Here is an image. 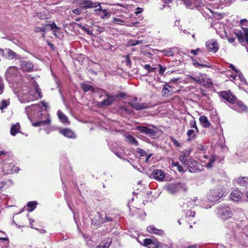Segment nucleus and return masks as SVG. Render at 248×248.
<instances>
[{
    "label": "nucleus",
    "mask_w": 248,
    "mask_h": 248,
    "mask_svg": "<svg viewBox=\"0 0 248 248\" xmlns=\"http://www.w3.org/2000/svg\"><path fill=\"white\" fill-rule=\"evenodd\" d=\"M225 192L224 187H216L209 190L207 194V198L212 202H217L224 196Z\"/></svg>",
    "instance_id": "f257e3e1"
},
{
    "label": "nucleus",
    "mask_w": 248,
    "mask_h": 248,
    "mask_svg": "<svg viewBox=\"0 0 248 248\" xmlns=\"http://www.w3.org/2000/svg\"><path fill=\"white\" fill-rule=\"evenodd\" d=\"M0 56L9 60H19L21 58L19 54L8 48L4 49L0 48Z\"/></svg>",
    "instance_id": "f03ea898"
},
{
    "label": "nucleus",
    "mask_w": 248,
    "mask_h": 248,
    "mask_svg": "<svg viewBox=\"0 0 248 248\" xmlns=\"http://www.w3.org/2000/svg\"><path fill=\"white\" fill-rule=\"evenodd\" d=\"M217 215L222 219H227L232 217V212L228 206L220 205L217 207Z\"/></svg>",
    "instance_id": "7ed1b4c3"
},
{
    "label": "nucleus",
    "mask_w": 248,
    "mask_h": 248,
    "mask_svg": "<svg viewBox=\"0 0 248 248\" xmlns=\"http://www.w3.org/2000/svg\"><path fill=\"white\" fill-rule=\"evenodd\" d=\"M166 189L169 192L173 194L181 191H186L187 188L185 184L179 183L168 185L166 186Z\"/></svg>",
    "instance_id": "20e7f679"
},
{
    "label": "nucleus",
    "mask_w": 248,
    "mask_h": 248,
    "mask_svg": "<svg viewBox=\"0 0 248 248\" xmlns=\"http://www.w3.org/2000/svg\"><path fill=\"white\" fill-rule=\"evenodd\" d=\"M39 119L40 120L38 122L32 123V124L33 126L38 127L41 125H49L51 124V120L50 115L47 113L40 114Z\"/></svg>",
    "instance_id": "39448f33"
},
{
    "label": "nucleus",
    "mask_w": 248,
    "mask_h": 248,
    "mask_svg": "<svg viewBox=\"0 0 248 248\" xmlns=\"http://www.w3.org/2000/svg\"><path fill=\"white\" fill-rule=\"evenodd\" d=\"M219 95L229 103L232 106L235 104L237 98L230 91H221L219 93Z\"/></svg>",
    "instance_id": "423d86ee"
},
{
    "label": "nucleus",
    "mask_w": 248,
    "mask_h": 248,
    "mask_svg": "<svg viewBox=\"0 0 248 248\" xmlns=\"http://www.w3.org/2000/svg\"><path fill=\"white\" fill-rule=\"evenodd\" d=\"M106 95L107 98L98 103V105L99 107L102 108L112 105L116 99L119 97L118 95H112L108 93H107Z\"/></svg>",
    "instance_id": "0eeeda50"
},
{
    "label": "nucleus",
    "mask_w": 248,
    "mask_h": 248,
    "mask_svg": "<svg viewBox=\"0 0 248 248\" xmlns=\"http://www.w3.org/2000/svg\"><path fill=\"white\" fill-rule=\"evenodd\" d=\"M18 70L16 66H10L6 70L5 77L7 79L10 81H13L14 78L18 75Z\"/></svg>",
    "instance_id": "6e6552de"
},
{
    "label": "nucleus",
    "mask_w": 248,
    "mask_h": 248,
    "mask_svg": "<svg viewBox=\"0 0 248 248\" xmlns=\"http://www.w3.org/2000/svg\"><path fill=\"white\" fill-rule=\"evenodd\" d=\"M136 129L152 138H154L155 136L156 132L154 129L145 126L138 125L136 126Z\"/></svg>",
    "instance_id": "1a4fd4ad"
},
{
    "label": "nucleus",
    "mask_w": 248,
    "mask_h": 248,
    "mask_svg": "<svg viewBox=\"0 0 248 248\" xmlns=\"http://www.w3.org/2000/svg\"><path fill=\"white\" fill-rule=\"evenodd\" d=\"M137 98L134 97V98L130 102H128V105L137 110L149 108L148 104L139 103L137 102Z\"/></svg>",
    "instance_id": "9d476101"
},
{
    "label": "nucleus",
    "mask_w": 248,
    "mask_h": 248,
    "mask_svg": "<svg viewBox=\"0 0 248 248\" xmlns=\"http://www.w3.org/2000/svg\"><path fill=\"white\" fill-rule=\"evenodd\" d=\"M186 165L188 171L190 172H196L198 170V164L197 162L193 159L189 158L187 161L184 164Z\"/></svg>",
    "instance_id": "9b49d317"
},
{
    "label": "nucleus",
    "mask_w": 248,
    "mask_h": 248,
    "mask_svg": "<svg viewBox=\"0 0 248 248\" xmlns=\"http://www.w3.org/2000/svg\"><path fill=\"white\" fill-rule=\"evenodd\" d=\"M41 110V108L39 105L34 104L26 108V112L27 113L28 118L31 120V119L34 116L35 111H40Z\"/></svg>",
    "instance_id": "f8f14e48"
},
{
    "label": "nucleus",
    "mask_w": 248,
    "mask_h": 248,
    "mask_svg": "<svg viewBox=\"0 0 248 248\" xmlns=\"http://www.w3.org/2000/svg\"><path fill=\"white\" fill-rule=\"evenodd\" d=\"M206 46L209 51L214 53L217 52L219 49V46L217 41L214 39L207 41L206 42Z\"/></svg>",
    "instance_id": "ddd939ff"
},
{
    "label": "nucleus",
    "mask_w": 248,
    "mask_h": 248,
    "mask_svg": "<svg viewBox=\"0 0 248 248\" xmlns=\"http://www.w3.org/2000/svg\"><path fill=\"white\" fill-rule=\"evenodd\" d=\"M231 107L239 112L247 111L248 109L246 106L237 98L236 99V102H235V104H233Z\"/></svg>",
    "instance_id": "4468645a"
},
{
    "label": "nucleus",
    "mask_w": 248,
    "mask_h": 248,
    "mask_svg": "<svg viewBox=\"0 0 248 248\" xmlns=\"http://www.w3.org/2000/svg\"><path fill=\"white\" fill-rule=\"evenodd\" d=\"M143 245L149 248H162L160 243L158 241H153L151 239L146 238L143 240Z\"/></svg>",
    "instance_id": "2eb2a0df"
},
{
    "label": "nucleus",
    "mask_w": 248,
    "mask_h": 248,
    "mask_svg": "<svg viewBox=\"0 0 248 248\" xmlns=\"http://www.w3.org/2000/svg\"><path fill=\"white\" fill-rule=\"evenodd\" d=\"M173 94V88L168 83H166L163 85L162 91V95L165 97H169Z\"/></svg>",
    "instance_id": "dca6fc26"
},
{
    "label": "nucleus",
    "mask_w": 248,
    "mask_h": 248,
    "mask_svg": "<svg viewBox=\"0 0 248 248\" xmlns=\"http://www.w3.org/2000/svg\"><path fill=\"white\" fill-rule=\"evenodd\" d=\"M20 66L22 70L26 72H30L31 71L34 66L32 62L25 61H20Z\"/></svg>",
    "instance_id": "f3484780"
},
{
    "label": "nucleus",
    "mask_w": 248,
    "mask_h": 248,
    "mask_svg": "<svg viewBox=\"0 0 248 248\" xmlns=\"http://www.w3.org/2000/svg\"><path fill=\"white\" fill-rule=\"evenodd\" d=\"M153 178L158 181H162L165 177V173L164 172L160 170H155L152 173Z\"/></svg>",
    "instance_id": "a211bd4d"
},
{
    "label": "nucleus",
    "mask_w": 248,
    "mask_h": 248,
    "mask_svg": "<svg viewBox=\"0 0 248 248\" xmlns=\"http://www.w3.org/2000/svg\"><path fill=\"white\" fill-rule=\"evenodd\" d=\"M80 4L81 5H84V8L85 9L92 8L93 7H97L100 5L99 2H93L90 0H81Z\"/></svg>",
    "instance_id": "6ab92c4d"
},
{
    "label": "nucleus",
    "mask_w": 248,
    "mask_h": 248,
    "mask_svg": "<svg viewBox=\"0 0 248 248\" xmlns=\"http://www.w3.org/2000/svg\"><path fill=\"white\" fill-rule=\"evenodd\" d=\"M112 243V239L107 237L104 239L96 248H109Z\"/></svg>",
    "instance_id": "aec40b11"
},
{
    "label": "nucleus",
    "mask_w": 248,
    "mask_h": 248,
    "mask_svg": "<svg viewBox=\"0 0 248 248\" xmlns=\"http://www.w3.org/2000/svg\"><path fill=\"white\" fill-rule=\"evenodd\" d=\"M147 231L150 233H154L159 235H162L164 234V231L161 229H156L154 226L151 225L147 228Z\"/></svg>",
    "instance_id": "412c9836"
},
{
    "label": "nucleus",
    "mask_w": 248,
    "mask_h": 248,
    "mask_svg": "<svg viewBox=\"0 0 248 248\" xmlns=\"http://www.w3.org/2000/svg\"><path fill=\"white\" fill-rule=\"evenodd\" d=\"M60 133L65 137L68 138H75L76 137L74 133L70 129L64 128L60 130Z\"/></svg>",
    "instance_id": "4be33fe9"
},
{
    "label": "nucleus",
    "mask_w": 248,
    "mask_h": 248,
    "mask_svg": "<svg viewBox=\"0 0 248 248\" xmlns=\"http://www.w3.org/2000/svg\"><path fill=\"white\" fill-rule=\"evenodd\" d=\"M190 154V150H184L181 153L179 157V160L184 164L188 160L187 158L189 156Z\"/></svg>",
    "instance_id": "5701e85b"
},
{
    "label": "nucleus",
    "mask_w": 248,
    "mask_h": 248,
    "mask_svg": "<svg viewBox=\"0 0 248 248\" xmlns=\"http://www.w3.org/2000/svg\"><path fill=\"white\" fill-rule=\"evenodd\" d=\"M124 137L125 138L126 141L129 144L134 146L139 145L138 141L131 135H124Z\"/></svg>",
    "instance_id": "b1692460"
},
{
    "label": "nucleus",
    "mask_w": 248,
    "mask_h": 248,
    "mask_svg": "<svg viewBox=\"0 0 248 248\" xmlns=\"http://www.w3.org/2000/svg\"><path fill=\"white\" fill-rule=\"evenodd\" d=\"M242 193L237 190L233 191L231 194V199L235 201H237L241 198Z\"/></svg>",
    "instance_id": "393cba45"
},
{
    "label": "nucleus",
    "mask_w": 248,
    "mask_h": 248,
    "mask_svg": "<svg viewBox=\"0 0 248 248\" xmlns=\"http://www.w3.org/2000/svg\"><path fill=\"white\" fill-rule=\"evenodd\" d=\"M199 121L202 126L204 128L209 127L211 124L207 117L205 116H201L199 118Z\"/></svg>",
    "instance_id": "a878e982"
},
{
    "label": "nucleus",
    "mask_w": 248,
    "mask_h": 248,
    "mask_svg": "<svg viewBox=\"0 0 248 248\" xmlns=\"http://www.w3.org/2000/svg\"><path fill=\"white\" fill-rule=\"evenodd\" d=\"M20 124L19 123H16L12 126L11 128L10 133L12 136H15L17 133L20 132Z\"/></svg>",
    "instance_id": "bb28decb"
},
{
    "label": "nucleus",
    "mask_w": 248,
    "mask_h": 248,
    "mask_svg": "<svg viewBox=\"0 0 248 248\" xmlns=\"http://www.w3.org/2000/svg\"><path fill=\"white\" fill-rule=\"evenodd\" d=\"M237 182L241 186H248V177H242L239 178L237 179Z\"/></svg>",
    "instance_id": "cd10ccee"
},
{
    "label": "nucleus",
    "mask_w": 248,
    "mask_h": 248,
    "mask_svg": "<svg viewBox=\"0 0 248 248\" xmlns=\"http://www.w3.org/2000/svg\"><path fill=\"white\" fill-rule=\"evenodd\" d=\"M57 115L59 119L62 123H66L68 122L67 117L61 110L57 111Z\"/></svg>",
    "instance_id": "c85d7f7f"
},
{
    "label": "nucleus",
    "mask_w": 248,
    "mask_h": 248,
    "mask_svg": "<svg viewBox=\"0 0 248 248\" xmlns=\"http://www.w3.org/2000/svg\"><path fill=\"white\" fill-rule=\"evenodd\" d=\"M196 130L193 129H189L187 132V136H188V140H191L192 139H194L196 138Z\"/></svg>",
    "instance_id": "c756f323"
},
{
    "label": "nucleus",
    "mask_w": 248,
    "mask_h": 248,
    "mask_svg": "<svg viewBox=\"0 0 248 248\" xmlns=\"http://www.w3.org/2000/svg\"><path fill=\"white\" fill-rule=\"evenodd\" d=\"M193 64L194 66L198 67L199 66L202 67H210V66L208 64V63L207 62H205L204 63L202 62L199 63L198 62H197L196 60H194L193 61Z\"/></svg>",
    "instance_id": "7c9ffc66"
},
{
    "label": "nucleus",
    "mask_w": 248,
    "mask_h": 248,
    "mask_svg": "<svg viewBox=\"0 0 248 248\" xmlns=\"http://www.w3.org/2000/svg\"><path fill=\"white\" fill-rule=\"evenodd\" d=\"M81 87L83 91H84L85 92H87L89 91H92L93 92L94 91L93 87L92 86L85 83L81 84Z\"/></svg>",
    "instance_id": "2f4dec72"
},
{
    "label": "nucleus",
    "mask_w": 248,
    "mask_h": 248,
    "mask_svg": "<svg viewBox=\"0 0 248 248\" xmlns=\"http://www.w3.org/2000/svg\"><path fill=\"white\" fill-rule=\"evenodd\" d=\"M37 202L35 201L30 202L27 204L28 210L29 212L32 211L36 207Z\"/></svg>",
    "instance_id": "473e14b6"
},
{
    "label": "nucleus",
    "mask_w": 248,
    "mask_h": 248,
    "mask_svg": "<svg viewBox=\"0 0 248 248\" xmlns=\"http://www.w3.org/2000/svg\"><path fill=\"white\" fill-rule=\"evenodd\" d=\"M142 40H130L128 41V44L130 46H134L139 44H142Z\"/></svg>",
    "instance_id": "72a5a7b5"
},
{
    "label": "nucleus",
    "mask_w": 248,
    "mask_h": 248,
    "mask_svg": "<svg viewBox=\"0 0 248 248\" xmlns=\"http://www.w3.org/2000/svg\"><path fill=\"white\" fill-rule=\"evenodd\" d=\"M119 110L121 111L124 112L127 114H131L133 112V111L129 109L126 107L124 106L121 107L119 108Z\"/></svg>",
    "instance_id": "f704fd0d"
},
{
    "label": "nucleus",
    "mask_w": 248,
    "mask_h": 248,
    "mask_svg": "<svg viewBox=\"0 0 248 248\" xmlns=\"http://www.w3.org/2000/svg\"><path fill=\"white\" fill-rule=\"evenodd\" d=\"M189 125L191 128H193L195 129L196 133L199 132V130L197 126L196 121L195 120L191 121L189 123Z\"/></svg>",
    "instance_id": "c9c22d12"
},
{
    "label": "nucleus",
    "mask_w": 248,
    "mask_h": 248,
    "mask_svg": "<svg viewBox=\"0 0 248 248\" xmlns=\"http://www.w3.org/2000/svg\"><path fill=\"white\" fill-rule=\"evenodd\" d=\"M144 68L148 70V73L155 72L156 70V68L152 67L149 64H145Z\"/></svg>",
    "instance_id": "e433bc0d"
},
{
    "label": "nucleus",
    "mask_w": 248,
    "mask_h": 248,
    "mask_svg": "<svg viewBox=\"0 0 248 248\" xmlns=\"http://www.w3.org/2000/svg\"><path fill=\"white\" fill-rule=\"evenodd\" d=\"M9 104L8 101L4 100H2L1 103V106L0 107V109H3L6 108Z\"/></svg>",
    "instance_id": "4c0bfd02"
},
{
    "label": "nucleus",
    "mask_w": 248,
    "mask_h": 248,
    "mask_svg": "<svg viewBox=\"0 0 248 248\" xmlns=\"http://www.w3.org/2000/svg\"><path fill=\"white\" fill-rule=\"evenodd\" d=\"M190 78L191 79L194 81L196 83H200V84L202 83V79H201L200 78H199L198 77H195L190 76Z\"/></svg>",
    "instance_id": "58836bf2"
},
{
    "label": "nucleus",
    "mask_w": 248,
    "mask_h": 248,
    "mask_svg": "<svg viewBox=\"0 0 248 248\" xmlns=\"http://www.w3.org/2000/svg\"><path fill=\"white\" fill-rule=\"evenodd\" d=\"M170 140L173 142L174 145L175 147H179L181 146V144L179 142H178V141L173 137H171L170 138Z\"/></svg>",
    "instance_id": "ea45409f"
},
{
    "label": "nucleus",
    "mask_w": 248,
    "mask_h": 248,
    "mask_svg": "<svg viewBox=\"0 0 248 248\" xmlns=\"http://www.w3.org/2000/svg\"><path fill=\"white\" fill-rule=\"evenodd\" d=\"M162 52L165 56H173V52L170 49H164Z\"/></svg>",
    "instance_id": "a19ab883"
},
{
    "label": "nucleus",
    "mask_w": 248,
    "mask_h": 248,
    "mask_svg": "<svg viewBox=\"0 0 248 248\" xmlns=\"http://www.w3.org/2000/svg\"><path fill=\"white\" fill-rule=\"evenodd\" d=\"M113 22L119 25H123L124 23L122 19L116 17H114L113 18Z\"/></svg>",
    "instance_id": "79ce46f5"
},
{
    "label": "nucleus",
    "mask_w": 248,
    "mask_h": 248,
    "mask_svg": "<svg viewBox=\"0 0 248 248\" xmlns=\"http://www.w3.org/2000/svg\"><path fill=\"white\" fill-rule=\"evenodd\" d=\"M137 152L140 155V156H144L146 154V153L145 152V151L140 148H138L137 149Z\"/></svg>",
    "instance_id": "37998d69"
},
{
    "label": "nucleus",
    "mask_w": 248,
    "mask_h": 248,
    "mask_svg": "<svg viewBox=\"0 0 248 248\" xmlns=\"http://www.w3.org/2000/svg\"><path fill=\"white\" fill-rule=\"evenodd\" d=\"M191 203V201L190 199L188 201H187V203H184V204L182 205H181V208L184 211L186 210V207H187L189 205L188 203Z\"/></svg>",
    "instance_id": "c03bdc74"
},
{
    "label": "nucleus",
    "mask_w": 248,
    "mask_h": 248,
    "mask_svg": "<svg viewBox=\"0 0 248 248\" xmlns=\"http://www.w3.org/2000/svg\"><path fill=\"white\" fill-rule=\"evenodd\" d=\"M159 73L160 74L162 75L164 73V72H165L166 68V67L162 66L160 64L159 65Z\"/></svg>",
    "instance_id": "a18cd8bd"
},
{
    "label": "nucleus",
    "mask_w": 248,
    "mask_h": 248,
    "mask_svg": "<svg viewBox=\"0 0 248 248\" xmlns=\"http://www.w3.org/2000/svg\"><path fill=\"white\" fill-rule=\"evenodd\" d=\"M36 94L38 95V96L35 97L36 99L38 98H42V95H41V93L40 90L38 88H36L35 90Z\"/></svg>",
    "instance_id": "49530a36"
},
{
    "label": "nucleus",
    "mask_w": 248,
    "mask_h": 248,
    "mask_svg": "<svg viewBox=\"0 0 248 248\" xmlns=\"http://www.w3.org/2000/svg\"><path fill=\"white\" fill-rule=\"evenodd\" d=\"M125 62L127 65L130 66L131 64V61L128 55H127L125 58Z\"/></svg>",
    "instance_id": "de8ad7c7"
},
{
    "label": "nucleus",
    "mask_w": 248,
    "mask_h": 248,
    "mask_svg": "<svg viewBox=\"0 0 248 248\" xmlns=\"http://www.w3.org/2000/svg\"><path fill=\"white\" fill-rule=\"evenodd\" d=\"M47 26L48 27L50 30L58 28L57 26L54 23L52 24H47Z\"/></svg>",
    "instance_id": "09e8293b"
},
{
    "label": "nucleus",
    "mask_w": 248,
    "mask_h": 248,
    "mask_svg": "<svg viewBox=\"0 0 248 248\" xmlns=\"http://www.w3.org/2000/svg\"><path fill=\"white\" fill-rule=\"evenodd\" d=\"M73 13L76 15H79L81 13V9L78 8L75 9L74 10H73Z\"/></svg>",
    "instance_id": "8fccbe9b"
},
{
    "label": "nucleus",
    "mask_w": 248,
    "mask_h": 248,
    "mask_svg": "<svg viewBox=\"0 0 248 248\" xmlns=\"http://www.w3.org/2000/svg\"><path fill=\"white\" fill-rule=\"evenodd\" d=\"M198 52H201V50L200 48H197L196 49L191 50V53L193 54L194 55H197L198 54Z\"/></svg>",
    "instance_id": "3c124183"
},
{
    "label": "nucleus",
    "mask_w": 248,
    "mask_h": 248,
    "mask_svg": "<svg viewBox=\"0 0 248 248\" xmlns=\"http://www.w3.org/2000/svg\"><path fill=\"white\" fill-rule=\"evenodd\" d=\"M143 12V9L141 8L138 7L136 9V11L135 12V14L136 15H138V14L142 13Z\"/></svg>",
    "instance_id": "603ef678"
},
{
    "label": "nucleus",
    "mask_w": 248,
    "mask_h": 248,
    "mask_svg": "<svg viewBox=\"0 0 248 248\" xmlns=\"http://www.w3.org/2000/svg\"><path fill=\"white\" fill-rule=\"evenodd\" d=\"M227 39H228V41L229 43H232L234 42V40L235 39V38L233 36H231V37H228L227 36Z\"/></svg>",
    "instance_id": "864d4df0"
},
{
    "label": "nucleus",
    "mask_w": 248,
    "mask_h": 248,
    "mask_svg": "<svg viewBox=\"0 0 248 248\" xmlns=\"http://www.w3.org/2000/svg\"><path fill=\"white\" fill-rule=\"evenodd\" d=\"M82 30L85 31L88 34H92V33L90 30L89 28H86V27H82Z\"/></svg>",
    "instance_id": "5fc2aeb1"
},
{
    "label": "nucleus",
    "mask_w": 248,
    "mask_h": 248,
    "mask_svg": "<svg viewBox=\"0 0 248 248\" xmlns=\"http://www.w3.org/2000/svg\"><path fill=\"white\" fill-rule=\"evenodd\" d=\"M102 12L103 13V15L101 16L102 18H104L105 17L109 15V13L108 12L106 9L103 10Z\"/></svg>",
    "instance_id": "6e6d98bb"
},
{
    "label": "nucleus",
    "mask_w": 248,
    "mask_h": 248,
    "mask_svg": "<svg viewBox=\"0 0 248 248\" xmlns=\"http://www.w3.org/2000/svg\"><path fill=\"white\" fill-rule=\"evenodd\" d=\"M195 215V212L192 211H189L186 213V216L188 217H194Z\"/></svg>",
    "instance_id": "4d7b16f0"
},
{
    "label": "nucleus",
    "mask_w": 248,
    "mask_h": 248,
    "mask_svg": "<svg viewBox=\"0 0 248 248\" xmlns=\"http://www.w3.org/2000/svg\"><path fill=\"white\" fill-rule=\"evenodd\" d=\"M112 221V218L106 216L104 222H108Z\"/></svg>",
    "instance_id": "13d9d810"
},
{
    "label": "nucleus",
    "mask_w": 248,
    "mask_h": 248,
    "mask_svg": "<svg viewBox=\"0 0 248 248\" xmlns=\"http://www.w3.org/2000/svg\"><path fill=\"white\" fill-rule=\"evenodd\" d=\"M180 80L179 78H173L170 80V82L172 83H176Z\"/></svg>",
    "instance_id": "bf43d9fd"
},
{
    "label": "nucleus",
    "mask_w": 248,
    "mask_h": 248,
    "mask_svg": "<svg viewBox=\"0 0 248 248\" xmlns=\"http://www.w3.org/2000/svg\"><path fill=\"white\" fill-rule=\"evenodd\" d=\"M177 170L180 172H182L184 171L183 167L180 165H179L178 166H177Z\"/></svg>",
    "instance_id": "052dcab7"
},
{
    "label": "nucleus",
    "mask_w": 248,
    "mask_h": 248,
    "mask_svg": "<svg viewBox=\"0 0 248 248\" xmlns=\"http://www.w3.org/2000/svg\"><path fill=\"white\" fill-rule=\"evenodd\" d=\"M215 160H216V156L214 155H212L209 159V161L212 162V163H214Z\"/></svg>",
    "instance_id": "680f3d73"
},
{
    "label": "nucleus",
    "mask_w": 248,
    "mask_h": 248,
    "mask_svg": "<svg viewBox=\"0 0 248 248\" xmlns=\"http://www.w3.org/2000/svg\"><path fill=\"white\" fill-rule=\"evenodd\" d=\"M115 5H117V6H120L122 7L125 8H127L126 5H124V4L120 3H117L116 4H115Z\"/></svg>",
    "instance_id": "e2e57ef3"
},
{
    "label": "nucleus",
    "mask_w": 248,
    "mask_h": 248,
    "mask_svg": "<svg viewBox=\"0 0 248 248\" xmlns=\"http://www.w3.org/2000/svg\"><path fill=\"white\" fill-rule=\"evenodd\" d=\"M230 67L233 70V71H234L236 73H238V70L235 68V67L232 65V64H230Z\"/></svg>",
    "instance_id": "0e129e2a"
},
{
    "label": "nucleus",
    "mask_w": 248,
    "mask_h": 248,
    "mask_svg": "<svg viewBox=\"0 0 248 248\" xmlns=\"http://www.w3.org/2000/svg\"><path fill=\"white\" fill-rule=\"evenodd\" d=\"M45 29H46V28H45V27H44V28L38 27L36 29V31H45Z\"/></svg>",
    "instance_id": "69168bd1"
},
{
    "label": "nucleus",
    "mask_w": 248,
    "mask_h": 248,
    "mask_svg": "<svg viewBox=\"0 0 248 248\" xmlns=\"http://www.w3.org/2000/svg\"><path fill=\"white\" fill-rule=\"evenodd\" d=\"M92 222L94 223L95 225H98L100 224V221H97V220H95L94 219H92Z\"/></svg>",
    "instance_id": "338daca9"
},
{
    "label": "nucleus",
    "mask_w": 248,
    "mask_h": 248,
    "mask_svg": "<svg viewBox=\"0 0 248 248\" xmlns=\"http://www.w3.org/2000/svg\"><path fill=\"white\" fill-rule=\"evenodd\" d=\"M213 164V163H212V162L209 161V162L206 164V167L208 168H210L212 167Z\"/></svg>",
    "instance_id": "774afa93"
}]
</instances>
